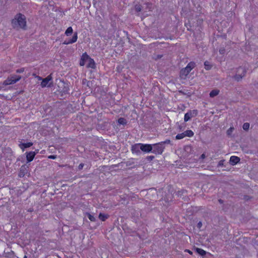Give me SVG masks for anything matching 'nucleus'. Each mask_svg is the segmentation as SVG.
Here are the masks:
<instances>
[{"label": "nucleus", "instance_id": "obj_1", "mask_svg": "<svg viewBox=\"0 0 258 258\" xmlns=\"http://www.w3.org/2000/svg\"><path fill=\"white\" fill-rule=\"evenodd\" d=\"M12 25L15 29L22 28L25 29L26 27V18L24 15L19 13L15 15L12 20Z\"/></svg>", "mask_w": 258, "mask_h": 258}, {"label": "nucleus", "instance_id": "obj_2", "mask_svg": "<svg viewBox=\"0 0 258 258\" xmlns=\"http://www.w3.org/2000/svg\"><path fill=\"white\" fill-rule=\"evenodd\" d=\"M170 142V140H166L165 141L152 144V153L156 155L162 154L165 149V145L169 144Z\"/></svg>", "mask_w": 258, "mask_h": 258}, {"label": "nucleus", "instance_id": "obj_3", "mask_svg": "<svg viewBox=\"0 0 258 258\" xmlns=\"http://www.w3.org/2000/svg\"><path fill=\"white\" fill-rule=\"evenodd\" d=\"M21 79V76L13 74L8 77L7 79L4 81L3 84L4 86L14 84L19 81Z\"/></svg>", "mask_w": 258, "mask_h": 258}, {"label": "nucleus", "instance_id": "obj_4", "mask_svg": "<svg viewBox=\"0 0 258 258\" xmlns=\"http://www.w3.org/2000/svg\"><path fill=\"white\" fill-rule=\"evenodd\" d=\"M247 70L245 67H239L237 68L236 73L233 78L237 81L239 82L245 76Z\"/></svg>", "mask_w": 258, "mask_h": 258}, {"label": "nucleus", "instance_id": "obj_5", "mask_svg": "<svg viewBox=\"0 0 258 258\" xmlns=\"http://www.w3.org/2000/svg\"><path fill=\"white\" fill-rule=\"evenodd\" d=\"M195 67V62H190L189 63H188V64L187 65V66L185 68L182 69L180 71V76H184V77L187 76L189 74V73H190L191 70Z\"/></svg>", "mask_w": 258, "mask_h": 258}, {"label": "nucleus", "instance_id": "obj_6", "mask_svg": "<svg viewBox=\"0 0 258 258\" xmlns=\"http://www.w3.org/2000/svg\"><path fill=\"white\" fill-rule=\"evenodd\" d=\"M198 113V111L196 109L189 110L184 115V120L185 122L188 121L191 118L196 117Z\"/></svg>", "mask_w": 258, "mask_h": 258}, {"label": "nucleus", "instance_id": "obj_7", "mask_svg": "<svg viewBox=\"0 0 258 258\" xmlns=\"http://www.w3.org/2000/svg\"><path fill=\"white\" fill-rule=\"evenodd\" d=\"M194 135V133L191 130H187L183 133L177 134L175 137V139L176 140H180L185 137H191Z\"/></svg>", "mask_w": 258, "mask_h": 258}, {"label": "nucleus", "instance_id": "obj_8", "mask_svg": "<svg viewBox=\"0 0 258 258\" xmlns=\"http://www.w3.org/2000/svg\"><path fill=\"white\" fill-rule=\"evenodd\" d=\"M38 153V150H36L35 151H30L26 152V159L27 163L31 162L34 158L36 154Z\"/></svg>", "mask_w": 258, "mask_h": 258}, {"label": "nucleus", "instance_id": "obj_9", "mask_svg": "<svg viewBox=\"0 0 258 258\" xmlns=\"http://www.w3.org/2000/svg\"><path fill=\"white\" fill-rule=\"evenodd\" d=\"M152 144H142L141 150L146 153L152 152Z\"/></svg>", "mask_w": 258, "mask_h": 258}, {"label": "nucleus", "instance_id": "obj_10", "mask_svg": "<svg viewBox=\"0 0 258 258\" xmlns=\"http://www.w3.org/2000/svg\"><path fill=\"white\" fill-rule=\"evenodd\" d=\"M77 39H78V33L77 32H75L74 33L72 38L68 40H65L63 42V44H66V45H68V44L74 43L77 41Z\"/></svg>", "mask_w": 258, "mask_h": 258}, {"label": "nucleus", "instance_id": "obj_11", "mask_svg": "<svg viewBox=\"0 0 258 258\" xmlns=\"http://www.w3.org/2000/svg\"><path fill=\"white\" fill-rule=\"evenodd\" d=\"M142 144H136L132 146V151L133 153H136L137 154H139L141 153V146Z\"/></svg>", "mask_w": 258, "mask_h": 258}, {"label": "nucleus", "instance_id": "obj_12", "mask_svg": "<svg viewBox=\"0 0 258 258\" xmlns=\"http://www.w3.org/2000/svg\"><path fill=\"white\" fill-rule=\"evenodd\" d=\"M90 58L89 56L87 54L86 52L83 53L81 56V58L80 60V65L81 66H84L85 64V62L87 60H88V59Z\"/></svg>", "mask_w": 258, "mask_h": 258}, {"label": "nucleus", "instance_id": "obj_13", "mask_svg": "<svg viewBox=\"0 0 258 258\" xmlns=\"http://www.w3.org/2000/svg\"><path fill=\"white\" fill-rule=\"evenodd\" d=\"M33 145V143L28 142L26 143H20L19 146L22 150L23 151H24L25 149L30 147Z\"/></svg>", "mask_w": 258, "mask_h": 258}, {"label": "nucleus", "instance_id": "obj_14", "mask_svg": "<svg viewBox=\"0 0 258 258\" xmlns=\"http://www.w3.org/2000/svg\"><path fill=\"white\" fill-rule=\"evenodd\" d=\"M240 159L238 157L232 156L230 157V163L232 165H234L238 163L240 161Z\"/></svg>", "mask_w": 258, "mask_h": 258}, {"label": "nucleus", "instance_id": "obj_15", "mask_svg": "<svg viewBox=\"0 0 258 258\" xmlns=\"http://www.w3.org/2000/svg\"><path fill=\"white\" fill-rule=\"evenodd\" d=\"M52 78L50 75L48 76L46 78L43 79L41 83V86L42 87H45L48 82L51 80Z\"/></svg>", "mask_w": 258, "mask_h": 258}, {"label": "nucleus", "instance_id": "obj_16", "mask_svg": "<svg viewBox=\"0 0 258 258\" xmlns=\"http://www.w3.org/2000/svg\"><path fill=\"white\" fill-rule=\"evenodd\" d=\"M89 63L87 65L88 68H91L92 69H94L95 68V63L94 62V60L93 59L90 57V58L88 59Z\"/></svg>", "mask_w": 258, "mask_h": 258}, {"label": "nucleus", "instance_id": "obj_17", "mask_svg": "<svg viewBox=\"0 0 258 258\" xmlns=\"http://www.w3.org/2000/svg\"><path fill=\"white\" fill-rule=\"evenodd\" d=\"M220 92V91L218 89H214V90H213L212 91H211V92L210 93V97H212V98H213L215 96H216L217 95H218L219 94Z\"/></svg>", "mask_w": 258, "mask_h": 258}, {"label": "nucleus", "instance_id": "obj_18", "mask_svg": "<svg viewBox=\"0 0 258 258\" xmlns=\"http://www.w3.org/2000/svg\"><path fill=\"white\" fill-rule=\"evenodd\" d=\"M108 217L109 215L101 213L99 215V218L102 221H105Z\"/></svg>", "mask_w": 258, "mask_h": 258}, {"label": "nucleus", "instance_id": "obj_19", "mask_svg": "<svg viewBox=\"0 0 258 258\" xmlns=\"http://www.w3.org/2000/svg\"><path fill=\"white\" fill-rule=\"evenodd\" d=\"M196 251L200 255L204 256L206 255V251L204 250V249L200 248H196Z\"/></svg>", "mask_w": 258, "mask_h": 258}, {"label": "nucleus", "instance_id": "obj_20", "mask_svg": "<svg viewBox=\"0 0 258 258\" xmlns=\"http://www.w3.org/2000/svg\"><path fill=\"white\" fill-rule=\"evenodd\" d=\"M126 166L131 167V168L134 167V166H133L135 164V162L134 161L133 159H131L129 160L128 161H126L125 163Z\"/></svg>", "mask_w": 258, "mask_h": 258}, {"label": "nucleus", "instance_id": "obj_21", "mask_svg": "<svg viewBox=\"0 0 258 258\" xmlns=\"http://www.w3.org/2000/svg\"><path fill=\"white\" fill-rule=\"evenodd\" d=\"M73 32V30L72 27H69L67 28L65 32V34L69 36H70Z\"/></svg>", "mask_w": 258, "mask_h": 258}, {"label": "nucleus", "instance_id": "obj_22", "mask_svg": "<svg viewBox=\"0 0 258 258\" xmlns=\"http://www.w3.org/2000/svg\"><path fill=\"white\" fill-rule=\"evenodd\" d=\"M86 215L87 216L89 219L92 222H95L96 221V218H95L93 215H92L89 213H86Z\"/></svg>", "mask_w": 258, "mask_h": 258}, {"label": "nucleus", "instance_id": "obj_23", "mask_svg": "<svg viewBox=\"0 0 258 258\" xmlns=\"http://www.w3.org/2000/svg\"><path fill=\"white\" fill-rule=\"evenodd\" d=\"M204 66L206 70H210L212 68V66L211 65L210 62L208 61H206L204 62Z\"/></svg>", "mask_w": 258, "mask_h": 258}, {"label": "nucleus", "instance_id": "obj_24", "mask_svg": "<svg viewBox=\"0 0 258 258\" xmlns=\"http://www.w3.org/2000/svg\"><path fill=\"white\" fill-rule=\"evenodd\" d=\"M118 123L120 124H126V119L123 117H120L118 119Z\"/></svg>", "mask_w": 258, "mask_h": 258}, {"label": "nucleus", "instance_id": "obj_25", "mask_svg": "<svg viewBox=\"0 0 258 258\" xmlns=\"http://www.w3.org/2000/svg\"><path fill=\"white\" fill-rule=\"evenodd\" d=\"M135 9L137 12H140L142 10V6L140 4H136L135 6Z\"/></svg>", "mask_w": 258, "mask_h": 258}, {"label": "nucleus", "instance_id": "obj_26", "mask_svg": "<svg viewBox=\"0 0 258 258\" xmlns=\"http://www.w3.org/2000/svg\"><path fill=\"white\" fill-rule=\"evenodd\" d=\"M242 127L244 130L247 131L249 128V123L248 122L244 123Z\"/></svg>", "mask_w": 258, "mask_h": 258}, {"label": "nucleus", "instance_id": "obj_27", "mask_svg": "<svg viewBox=\"0 0 258 258\" xmlns=\"http://www.w3.org/2000/svg\"><path fill=\"white\" fill-rule=\"evenodd\" d=\"M145 5L146 6V9H148L149 11H151L152 9V4L149 2H146L145 3Z\"/></svg>", "mask_w": 258, "mask_h": 258}, {"label": "nucleus", "instance_id": "obj_28", "mask_svg": "<svg viewBox=\"0 0 258 258\" xmlns=\"http://www.w3.org/2000/svg\"><path fill=\"white\" fill-rule=\"evenodd\" d=\"M234 130V128L233 127H230L227 131V135H230L233 130Z\"/></svg>", "mask_w": 258, "mask_h": 258}, {"label": "nucleus", "instance_id": "obj_29", "mask_svg": "<svg viewBox=\"0 0 258 258\" xmlns=\"http://www.w3.org/2000/svg\"><path fill=\"white\" fill-rule=\"evenodd\" d=\"M155 158L154 156H148L146 157V159L147 161L150 162Z\"/></svg>", "mask_w": 258, "mask_h": 258}, {"label": "nucleus", "instance_id": "obj_30", "mask_svg": "<svg viewBox=\"0 0 258 258\" xmlns=\"http://www.w3.org/2000/svg\"><path fill=\"white\" fill-rule=\"evenodd\" d=\"M185 192H186L185 190H179L177 191V195L178 196H181V195H182Z\"/></svg>", "mask_w": 258, "mask_h": 258}, {"label": "nucleus", "instance_id": "obj_31", "mask_svg": "<svg viewBox=\"0 0 258 258\" xmlns=\"http://www.w3.org/2000/svg\"><path fill=\"white\" fill-rule=\"evenodd\" d=\"M225 160H220L218 164V167H221L224 166V162Z\"/></svg>", "mask_w": 258, "mask_h": 258}, {"label": "nucleus", "instance_id": "obj_32", "mask_svg": "<svg viewBox=\"0 0 258 258\" xmlns=\"http://www.w3.org/2000/svg\"><path fill=\"white\" fill-rule=\"evenodd\" d=\"M24 68H21V69H17L16 70V73H22L23 72H24Z\"/></svg>", "mask_w": 258, "mask_h": 258}, {"label": "nucleus", "instance_id": "obj_33", "mask_svg": "<svg viewBox=\"0 0 258 258\" xmlns=\"http://www.w3.org/2000/svg\"><path fill=\"white\" fill-rule=\"evenodd\" d=\"M225 50L223 48H222L220 49V50H219V53L221 54H224L225 53Z\"/></svg>", "mask_w": 258, "mask_h": 258}, {"label": "nucleus", "instance_id": "obj_34", "mask_svg": "<svg viewBox=\"0 0 258 258\" xmlns=\"http://www.w3.org/2000/svg\"><path fill=\"white\" fill-rule=\"evenodd\" d=\"M84 166V164L83 163L80 164L78 166V169L79 170H82L83 169Z\"/></svg>", "mask_w": 258, "mask_h": 258}, {"label": "nucleus", "instance_id": "obj_35", "mask_svg": "<svg viewBox=\"0 0 258 258\" xmlns=\"http://www.w3.org/2000/svg\"><path fill=\"white\" fill-rule=\"evenodd\" d=\"M48 158L51 159H55L56 158V155H52L48 156Z\"/></svg>", "mask_w": 258, "mask_h": 258}, {"label": "nucleus", "instance_id": "obj_36", "mask_svg": "<svg viewBox=\"0 0 258 258\" xmlns=\"http://www.w3.org/2000/svg\"><path fill=\"white\" fill-rule=\"evenodd\" d=\"M202 226V222L200 221V222L198 223V224H197V227H198V228H201Z\"/></svg>", "mask_w": 258, "mask_h": 258}, {"label": "nucleus", "instance_id": "obj_37", "mask_svg": "<svg viewBox=\"0 0 258 258\" xmlns=\"http://www.w3.org/2000/svg\"><path fill=\"white\" fill-rule=\"evenodd\" d=\"M244 200L248 201V200L250 199V197L248 196H245L244 197Z\"/></svg>", "mask_w": 258, "mask_h": 258}, {"label": "nucleus", "instance_id": "obj_38", "mask_svg": "<svg viewBox=\"0 0 258 258\" xmlns=\"http://www.w3.org/2000/svg\"><path fill=\"white\" fill-rule=\"evenodd\" d=\"M185 251H187V252H188L190 254H191L192 253V251H191L190 250H188V249H186Z\"/></svg>", "mask_w": 258, "mask_h": 258}, {"label": "nucleus", "instance_id": "obj_39", "mask_svg": "<svg viewBox=\"0 0 258 258\" xmlns=\"http://www.w3.org/2000/svg\"><path fill=\"white\" fill-rule=\"evenodd\" d=\"M218 202H219V203L220 204H222L223 203V201L221 199H219L218 200Z\"/></svg>", "mask_w": 258, "mask_h": 258}, {"label": "nucleus", "instance_id": "obj_40", "mask_svg": "<svg viewBox=\"0 0 258 258\" xmlns=\"http://www.w3.org/2000/svg\"><path fill=\"white\" fill-rule=\"evenodd\" d=\"M162 55H158V58H160L162 57Z\"/></svg>", "mask_w": 258, "mask_h": 258}, {"label": "nucleus", "instance_id": "obj_41", "mask_svg": "<svg viewBox=\"0 0 258 258\" xmlns=\"http://www.w3.org/2000/svg\"><path fill=\"white\" fill-rule=\"evenodd\" d=\"M202 158H204L205 157V155L204 154H202V156H201Z\"/></svg>", "mask_w": 258, "mask_h": 258}, {"label": "nucleus", "instance_id": "obj_42", "mask_svg": "<svg viewBox=\"0 0 258 258\" xmlns=\"http://www.w3.org/2000/svg\"><path fill=\"white\" fill-rule=\"evenodd\" d=\"M23 258H27V256L25 255Z\"/></svg>", "mask_w": 258, "mask_h": 258}]
</instances>
